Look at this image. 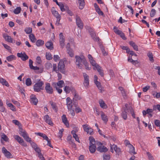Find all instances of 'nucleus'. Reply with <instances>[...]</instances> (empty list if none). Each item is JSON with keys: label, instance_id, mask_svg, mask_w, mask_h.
Listing matches in <instances>:
<instances>
[{"label": "nucleus", "instance_id": "49530a36", "mask_svg": "<svg viewBox=\"0 0 160 160\" xmlns=\"http://www.w3.org/2000/svg\"><path fill=\"white\" fill-rule=\"evenodd\" d=\"M24 31L27 34H30L32 32V28L30 27H27L24 29Z\"/></svg>", "mask_w": 160, "mask_h": 160}, {"label": "nucleus", "instance_id": "e2e57ef3", "mask_svg": "<svg viewBox=\"0 0 160 160\" xmlns=\"http://www.w3.org/2000/svg\"><path fill=\"white\" fill-rule=\"evenodd\" d=\"M72 134L73 135V137L75 138L76 141L79 142H80V141L79 140V138L78 137V135L76 134Z\"/></svg>", "mask_w": 160, "mask_h": 160}, {"label": "nucleus", "instance_id": "8fccbe9b", "mask_svg": "<svg viewBox=\"0 0 160 160\" xmlns=\"http://www.w3.org/2000/svg\"><path fill=\"white\" fill-rule=\"evenodd\" d=\"M82 127L83 128L84 131L85 132H87L89 130V129L91 128L89 127L88 125L87 124L83 125H82Z\"/></svg>", "mask_w": 160, "mask_h": 160}, {"label": "nucleus", "instance_id": "680f3d73", "mask_svg": "<svg viewBox=\"0 0 160 160\" xmlns=\"http://www.w3.org/2000/svg\"><path fill=\"white\" fill-rule=\"evenodd\" d=\"M53 71H55L56 73H58V69H57V66L56 64H53Z\"/></svg>", "mask_w": 160, "mask_h": 160}, {"label": "nucleus", "instance_id": "a211bd4d", "mask_svg": "<svg viewBox=\"0 0 160 160\" xmlns=\"http://www.w3.org/2000/svg\"><path fill=\"white\" fill-rule=\"evenodd\" d=\"M44 119L46 122L48 124L51 126L53 125V123L51 120V118L48 115H46L44 117Z\"/></svg>", "mask_w": 160, "mask_h": 160}, {"label": "nucleus", "instance_id": "7ed1b4c3", "mask_svg": "<svg viewBox=\"0 0 160 160\" xmlns=\"http://www.w3.org/2000/svg\"><path fill=\"white\" fill-rule=\"evenodd\" d=\"M58 72L60 71L63 74H65L66 72L65 70L64 61L62 60H61L58 64Z\"/></svg>", "mask_w": 160, "mask_h": 160}, {"label": "nucleus", "instance_id": "f8f14e48", "mask_svg": "<svg viewBox=\"0 0 160 160\" xmlns=\"http://www.w3.org/2000/svg\"><path fill=\"white\" fill-rule=\"evenodd\" d=\"M64 91H65L66 93H68L71 92L72 93L74 92L75 89L72 86H66L65 87L64 89Z\"/></svg>", "mask_w": 160, "mask_h": 160}, {"label": "nucleus", "instance_id": "b1692460", "mask_svg": "<svg viewBox=\"0 0 160 160\" xmlns=\"http://www.w3.org/2000/svg\"><path fill=\"white\" fill-rule=\"evenodd\" d=\"M67 140L70 144H72L73 147H75L76 144L73 142V140H72V137L71 135H69L68 136Z\"/></svg>", "mask_w": 160, "mask_h": 160}, {"label": "nucleus", "instance_id": "1a4fd4ad", "mask_svg": "<svg viewBox=\"0 0 160 160\" xmlns=\"http://www.w3.org/2000/svg\"><path fill=\"white\" fill-rule=\"evenodd\" d=\"M84 78V81L83 83L84 85L86 88H87L89 85V78L88 76L86 73L83 74Z\"/></svg>", "mask_w": 160, "mask_h": 160}, {"label": "nucleus", "instance_id": "a878e982", "mask_svg": "<svg viewBox=\"0 0 160 160\" xmlns=\"http://www.w3.org/2000/svg\"><path fill=\"white\" fill-rule=\"evenodd\" d=\"M119 89L121 91L122 95V96L123 97V98H126L127 94L125 90L123 88L121 87H119Z\"/></svg>", "mask_w": 160, "mask_h": 160}, {"label": "nucleus", "instance_id": "bb28decb", "mask_svg": "<svg viewBox=\"0 0 160 160\" xmlns=\"http://www.w3.org/2000/svg\"><path fill=\"white\" fill-rule=\"evenodd\" d=\"M96 147L95 145H90L89 150L90 152L92 153L94 152L96 150Z\"/></svg>", "mask_w": 160, "mask_h": 160}, {"label": "nucleus", "instance_id": "5fc2aeb1", "mask_svg": "<svg viewBox=\"0 0 160 160\" xmlns=\"http://www.w3.org/2000/svg\"><path fill=\"white\" fill-rule=\"evenodd\" d=\"M95 84H96L97 86L98 87V88L101 90V91L102 90V87L101 86V84L100 82H99L97 81L95 82H94Z\"/></svg>", "mask_w": 160, "mask_h": 160}, {"label": "nucleus", "instance_id": "a19ab883", "mask_svg": "<svg viewBox=\"0 0 160 160\" xmlns=\"http://www.w3.org/2000/svg\"><path fill=\"white\" fill-rule=\"evenodd\" d=\"M1 137V139H3L6 142L8 141L9 139L7 136L4 133H2Z\"/></svg>", "mask_w": 160, "mask_h": 160}, {"label": "nucleus", "instance_id": "4468645a", "mask_svg": "<svg viewBox=\"0 0 160 160\" xmlns=\"http://www.w3.org/2000/svg\"><path fill=\"white\" fill-rule=\"evenodd\" d=\"M24 138V139L27 142H31V138H29L28 135L26 132L25 131L22 132V133L20 134Z\"/></svg>", "mask_w": 160, "mask_h": 160}, {"label": "nucleus", "instance_id": "5701e85b", "mask_svg": "<svg viewBox=\"0 0 160 160\" xmlns=\"http://www.w3.org/2000/svg\"><path fill=\"white\" fill-rule=\"evenodd\" d=\"M46 47L48 49L52 50L53 49V44L51 41L47 42L45 44Z\"/></svg>", "mask_w": 160, "mask_h": 160}, {"label": "nucleus", "instance_id": "bf43d9fd", "mask_svg": "<svg viewBox=\"0 0 160 160\" xmlns=\"http://www.w3.org/2000/svg\"><path fill=\"white\" fill-rule=\"evenodd\" d=\"M46 58L48 60H50L52 58L51 54L50 53H46Z\"/></svg>", "mask_w": 160, "mask_h": 160}, {"label": "nucleus", "instance_id": "39448f33", "mask_svg": "<svg viewBox=\"0 0 160 160\" xmlns=\"http://www.w3.org/2000/svg\"><path fill=\"white\" fill-rule=\"evenodd\" d=\"M54 7H52L51 9L52 14L57 18L56 24L58 25L59 24V22L61 19V16L58 14V12L55 10Z\"/></svg>", "mask_w": 160, "mask_h": 160}, {"label": "nucleus", "instance_id": "4be33fe9", "mask_svg": "<svg viewBox=\"0 0 160 160\" xmlns=\"http://www.w3.org/2000/svg\"><path fill=\"white\" fill-rule=\"evenodd\" d=\"M33 61L31 59L29 60V66L30 68L33 70H38L39 69V67L37 66H33L32 65Z\"/></svg>", "mask_w": 160, "mask_h": 160}, {"label": "nucleus", "instance_id": "603ef678", "mask_svg": "<svg viewBox=\"0 0 160 160\" xmlns=\"http://www.w3.org/2000/svg\"><path fill=\"white\" fill-rule=\"evenodd\" d=\"M103 160H110V156L109 154H104L103 155Z\"/></svg>", "mask_w": 160, "mask_h": 160}, {"label": "nucleus", "instance_id": "7c9ffc66", "mask_svg": "<svg viewBox=\"0 0 160 160\" xmlns=\"http://www.w3.org/2000/svg\"><path fill=\"white\" fill-rule=\"evenodd\" d=\"M128 147L129 148V152L130 153L133 154L136 153L135 151V148L132 145H130V146H128Z\"/></svg>", "mask_w": 160, "mask_h": 160}, {"label": "nucleus", "instance_id": "3c124183", "mask_svg": "<svg viewBox=\"0 0 160 160\" xmlns=\"http://www.w3.org/2000/svg\"><path fill=\"white\" fill-rule=\"evenodd\" d=\"M60 7L61 10L62 12L65 11L66 9L64 8V6L63 4L61 3H59L57 4Z\"/></svg>", "mask_w": 160, "mask_h": 160}, {"label": "nucleus", "instance_id": "473e14b6", "mask_svg": "<svg viewBox=\"0 0 160 160\" xmlns=\"http://www.w3.org/2000/svg\"><path fill=\"white\" fill-rule=\"evenodd\" d=\"M55 85H57L60 88H62L63 87V85L64 84V82L63 80H60L57 82V83H54Z\"/></svg>", "mask_w": 160, "mask_h": 160}, {"label": "nucleus", "instance_id": "2eb2a0df", "mask_svg": "<svg viewBox=\"0 0 160 160\" xmlns=\"http://www.w3.org/2000/svg\"><path fill=\"white\" fill-rule=\"evenodd\" d=\"M3 36L6 41L10 43H15V41L14 40L13 41V39L11 38V36L8 35L6 34H3Z\"/></svg>", "mask_w": 160, "mask_h": 160}, {"label": "nucleus", "instance_id": "864d4df0", "mask_svg": "<svg viewBox=\"0 0 160 160\" xmlns=\"http://www.w3.org/2000/svg\"><path fill=\"white\" fill-rule=\"evenodd\" d=\"M2 44L5 49L8 50L9 52H10V53H12L11 47L3 43H2Z\"/></svg>", "mask_w": 160, "mask_h": 160}, {"label": "nucleus", "instance_id": "0e129e2a", "mask_svg": "<svg viewBox=\"0 0 160 160\" xmlns=\"http://www.w3.org/2000/svg\"><path fill=\"white\" fill-rule=\"evenodd\" d=\"M147 155L148 156L149 160H154V158L151 153L149 152H147Z\"/></svg>", "mask_w": 160, "mask_h": 160}, {"label": "nucleus", "instance_id": "37998d69", "mask_svg": "<svg viewBox=\"0 0 160 160\" xmlns=\"http://www.w3.org/2000/svg\"><path fill=\"white\" fill-rule=\"evenodd\" d=\"M90 62L92 65L94 67L93 69L95 70H96V67H97V66H98V65L96 63L95 61L93 60V59L91 60L90 61Z\"/></svg>", "mask_w": 160, "mask_h": 160}, {"label": "nucleus", "instance_id": "dca6fc26", "mask_svg": "<svg viewBox=\"0 0 160 160\" xmlns=\"http://www.w3.org/2000/svg\"><path fill=\"white\" fill-rule=\"evenodd\" d=\"M2 152L4 154L5 157L7 158H10L12 156L11 154L4 147H3L2 148Z\"/></svg>", "mask_w": 160, "mask_h": 160}, {"label": "nucleus", "instance_id": "c9c22d12", "mask_svg": "<svg viewBox=\"0 0 160 160\" xmlns=\"http://www.w3.org/2000/svg\"><path fill=\"white\" fill-rule=\"evenodd\" d=\"M128 61L132 63V64L134 65H135L136 64L138 63V62L137 60H134L132 59V56L128 57Z\"/></svg>", "mask_w": 160, "mask_h": 160}, {"label": "nucleus", "instance_id": "774afa93", "mask_svg": "<svg viewBox=\"0 0 160 160\" xmlns=\"http://www.w3.org/2000/svg\"><path fill=\"white\" fill-rule=\"evenodd\" d=\"M53 59L55 61L57 62L59 60L60 58L58 55H54Z\"/></svg>", "mask_w": 160, "mask_h": 160}, {"label": "nucleus", "instance_id": "6e6d98bb", "mask_svg": "<svg viewBox=\"0 0 160 160\" xmlns=\"http://www.w3.org/2000/svg\"><path fill=\"white\" fill-rule=\"evenodd\" d=\"M156 13V11L154 9H152L150 13V15L151 17H153Z\"/></svg>", "mask_w": 160, "mask_h": 160}, {"label": "nucleus", "instance_id": "f3484780", "mask_svg": "<svg viewBox=\"0 0 160 160\" xmlns=\"http://www.w3.org/2000/svg\"><path fill=\"white\" fill-rule=\"evenodd\" d=\"M67 105L68 109L72 108V100L70 97H68L66 98Z\"/></svg>", "mask_w": 160, "mask_h": 160}, {"label": "nucleus", "instance_id": "4c0bfd02", "mask_svg": "<svg viewBox=\"0 0 160 160\" xmlns=\"http://www.w3.org/2000/svg\"><path fill=\"white\" fill-rule=\"evenodd\" d=\"M126 109H124V111H122V113L121 116L122 117L124 120H126L127 118V114Z\"/></svg>", "mask_w": 160, "mask_h": 160}, {"label": "nucleus", "instance_id": "72a5a7b5", "mask_svg": "<svg viewBox=\"0 0 160 160\" xmlns=\"http://www.w3.org/2000/svg\"><path fill=\"white\" fill-rule=\"evenodd\" d=\"M99 103L100 106L102 108H107V106L106 104L104 103V101L102 100H100L99 101Z\"/></svg>", "mask_w": 160, "mask_h": 160}, {"label": "nucleus", "instance_id": "6e6552de", "mask_svg": "<svg viewBox=\"0 0 160 160\" xmlns=\"http://www.w3.org/2000/svg\"><path fill=\"white\" fill-rule=\"evenodd\" d=\"M14 138L19 144L22 146L26 147L27 146V144L24 142V141L21 137L18 135H16L14 136Z\"/></svg>", "mask_w": 160, "mask_h": 160}, {"label": "nucleus", "instance_id": "79ce46f5", "mask_svg": "<svg viewBox=\"0 0 160 160\" xmlns=\"http://www.w3.org/2000/svg\"><path fill=\"white\" fill-rule=\"evenodd\" d=\"M25 83L27 86H30L32 84V82L31 78H27L26 80Z\"/></svg>", "mask_w": 160, "mask_h": 160}, {"label": "nucleus", "instance_id": "20e7f679", "mask_svg": "<svg viewBox=\"0 0 160 160\" xmlns=\"http://www.w3.org/2000/svg\"><path fill=\"white\" fill-rule=\"evenodd\" d=\"M110 151L112 153H113V150H114V151L116 152L117 155H119L121 153V149L119 147H118L117 145L114 144H113L112 145L110 144Z\"/></svg>", "mask_w": 160, "mask_h": 160}, {"label": "nucleus", "instance_id": "6ab92c4d", "mask_svg": "<svg viewBox=\"0 0 160 160\" xmlns=\"http://www.w3.org/2000/svg\"><path fill=\"white\" fill-rule=\"evenodd\" d=\"M97 150L101 152H106L108 151V149L105 147L101 146L98 147Z\"/></svg>", "mask_w": 160, "mask_h": 160}, {"label": "nucleus", "instance_id": "f03ea898", "mask_svg": "<svg viewBox=\"0 0 160 160\" xmlns=\"http://www.w3.org/2000/svg\"><path fill=\"white\" fill-rule=\"evenodd\" d=\"M44 85V82L40 80L36 83L33 86V89L35 92H39L41 90L44 89L43 86Z\"/></svg>", "mask_w": 160, "mask_h": 160}, {"label": "nucleus", "instance_id": "412c9836", "mask_svg": "<svg viewBox=\"0 0 160 160\" xmlns=\"http://www.w3.org/2000/svg\"><path fill=\"white\" fill-rule=\"evenodd\" d=\"M74 98L73 99L75 101H78L81 99V98L78 95V93L77 92L76 90L72 93Z\"/></svg>", "mask_w": 160, "mask_h": 160}, {"label": "nucleus", "instance_id": "393cba45", "mask_svg": "<svg viewBox=\"0 0 160 160\" xmlns=\"http://www.w3.org/2000/svg\"><path fill=\"white\" fill-rule=\"evenodd\" d=\"M0 83L3 85H5L8 87L9 86V83L6 80L2 78H0Z\"/></svg>", "mask_w": 160, "mask_h": 160}, {"label": "nucleus", "instance_id": "c756f323", "mask_svg": "<svg viewBox=\"0 0 160 160\" xmlns=\"http://www.w3.org/2000/svg\"><path fill=\"white\" fill-rule=\"evenodd\" d=\"M78 3L79 4V9H82L84 8L85 5L84 0H78Z\"/></svg>", "mask_w": 160, "mask_h": 160}, {"label": "nucleus", "instance_id": "a18cd8bd", "mask_svg": "<svg viewBox=\"0 0 160 160\" xmlns=\"http://www.w3.org/2000/svg\"><path fill=\"white\" fill-rule=\"evenodd\" d=\"M83 64L84 65L86 69L87 70H90L91 69V68L89 67L88 63L86 61V60L85 61H84V60H83Z\"/></svg>", "mask_w": 160, "mask_h": 160}, {"label": "nucleus", "instance_id": "13d9d810", "mask_svg": "<svg viewBox=\"0 0 160 160\" xmlns=\"http://www.w3.org/2000/svg\"><path fill=\"white\" fill-rule=\"evenodd\" d=\"M101 49L102 51V52L104 56H106L108 55V52H106L105 50L104 47L103 46H102L101 47Z\"/></svg>", "mask_w": 160, "mask_h": 160}, {"label": "nucleus", "instance_id": "09e8293b", "mask_svg": "<svg viewBox=\"0 0 160 160\" xmlns=\"http://www.w3.org/2000/svg\"><path fill=\"white\" fill-rule=\"evenodd\" d=\"M21 10V8L20 7H18L14 10L13 12L15 14H18L20 12Z\"/></svg>", "mask_w": 160, "mask_h": 160}, {"label": "nucleus", "instance_id": "ea45409f", "mask_svg": "<svg viewBox=\"0 0 160 160\" xmlns=\"http://www.w3.org/2000/svg\"><path fill=\"white\" fill-rule=\"evenodd\" d=\"M29 39L32 42H35L36 40V38L33 34H31L29 35Z\"/></svg>", "mask_w": 160, "mask_h": 160}, {"label": "nucleus", "instance_id": "0eeeda50", "mask_svg": "<svg viewBox=\"0 0 160 160\" xmlns=\"http://www.w3.org/2000/svg\"><path fill=\"white\" fill-rule=\"evenodd\" d=\"M76 23L77 26L80 29H82L83 28V23L80 17L77 15L76 17Z\"/></svg>", "mask_w": 160, "mask_h": 160}, {"label": "nucleus", "instance_id": "423d86ee", "mask_svg": "<svg viewBox=\"0 0 160 160\" xmlns=\"http://www.w3.org/2000/svg\"><path fill=\"white\" fill-rule=\"evenodd\" d=\"M45 89L46 92L49 94H52L53 92V89L50 83H47L45 84Z\"/></svg>", "mask_w": 160, "mask_h": 160}, {"label": "nucleus", "instance_id": "9b49d317", "mask_svg": "<svg viewBox=\"0 0 160 160\" xmlns=\"http://www.w3.org/2000/svg\"><path fill=\"white\" fill-rule=\"evenodd\" d=\"M30 102L31 103L34 105H37L38 102V100L36 98V96L33 94H32L30 96Z\"/></svg>", "mask_w": 160, "mask_h": 160}, {"label": "nucleus", "instance_id": "c03bdc74", "mask_svg": "<svg viewBox=\"0 0 160 160\" xmlns=\"http://www.w3.org/2000/svg\"><path fill=\"white\" fill-rule=\"evenodd\" d=\"M89 139L90 141L89 145H95V141L93 137H90Z\"/></svg>", "mask_w": 160, "mask_h": 160}, {"label": "nucleus", "instance_id": "9d476101", "mask_svg": "<svg viewBox=\"0 0 160 160\" xmlns=\"http://www.w3.org/2000/svg\"><path fill=\"white\" fill-rule=\"evenodd\" d=\"M59 42L62 48H63L65 46V44L64 43L65 39L63 36V34L62 33H61L59 34Z\"/></svg>", "mask_w": 160, "mask_h": 160}, {"label": "nucleus", "instance_id": "aec40b11", "mask_svg": "<svg viewBox=\"0 0 160 160\" xmlns=\"http://www.w3.org/2000/svg\"><path fill=\"white\" fill-rule=\"evenodd\" d=\"M62 122L67 127H69V124L67 118L65 115H63L62 117Z\"/></svg>", "mask_w": 160, "mask_h": 160}, {"label": "nucleus", "instance_id": "cd10ccee", "mask_svg": "<svg viewBox=\"0 0 160 160\" xmlns=\"http://www.w3.org/2000/svg\"><path fill=\"white\" fill-rule=\"evenodd\" d=\"M96 70H97L98 72H99L100 75L102 77H103L104 75V73L103 72V71L101 69V67H100L99 65L98 66H97V67H96L95 68Z\"/></svg>", "mask_w": 160, "mask_h": 160}, {"label": "nucleus", "instance_id": "4d7b16f0", "mask_svg": "<svg viewBox=\"0 0 160 160\" xmlns=\"http://www.w3.org/2000/svg\"><path fill=\"white\" fill-rule=\"evenodd\" d=\"M45 66L46 68L48 69H50L52 67V64L51 63L49 62L46 63Z\"/></svg>", "mask_w": 160, "mask_h": 160}, {"label": "nucleus", "instance_id": "052dcab7", "mask_svg": "<svg viewBox=\"0 0 160 160\" xmlns=\"http://www.w3.org/2000/svg\"><path fill=\"white\" fill-rule=\"evenodd\" d=\"M67 52L68 54L70 56L72 57L74 56V53L72 49H69L67 50Z\"/></svg>", "mask_w": 160, "mask_h": 160}, {"label": "nucleus", "instance_id": "e433bc0d", "mask_svg": "<svg viewBox=\"0 0 160 160\" xmlns=\"http://www.w3.org/2000/svg\"><path fill=\"white\" fill-rule=\"evenodd\" d=\"M16 57L14 55H12L7 57V60L9 62L12 61L16 59Z\"/></svg>", "mask_w": 160, "mask_h": 160}, {"label": "nucleus", "instance_id": "69168bd1", "mask_svg": "<svg viewBox=\"0 0 160 160\" xmlns=\"http://www.w3.org/2000/svg\"><path fill=\"white\" fill-rule=\"evenodd\" d=\"M64 131V129L62 128L59 130V132H58V134H59L58 136V137L60 138H61L62 136V132Z\"/></svg>", "mask_w": 160, "mask_h": 160}, {"label": "nucleus", "instance_id": "338daca9", "mask_svg": "<svg viewBox=\"0 0 160 160\" xmlns=\"http://www.w3.org/2000/svg\"><path fill=\"white\" fill-rule=\"evenodd\" d=\"M96 10L99 15H103V12L99 8H98V9Z\"/></svg>", "mask_w": 160, "mask_h": 160}, {"label": "nucleus", "instance_id": "2f4dec72", "mask_svg": "<svg viewBox=\"0 0 160 160\" xmlns=\"http://www.w3.org/2000/svg\"><path fill=\"white\" fill-rule=\"evenodd\" d=\"M44 43V42L41 39H39L36 41V44L37 46L40 47L42 46Z\"/></svg>", "mask_w": 160, "mask_h": 160}, {"label": "nucleus", "instance_id": "f257e3e1", "mask_svg": "<svg viewBox=\"0 0 160 160\" xmlns=\"http://www.w3.org/2000/svg\"><path fill=\"white\" fill-rule=\"evenodd\" d=\"M75 58L76 59V64L79 69H82L83 67V65L81 63H83V60L85 61L86 59L83 56L81 57L79 56H76Z\"/></svg>", "mask_w": 160, "mask_h": 160}, {"label": "nucleus", "instance_id": "ddd939ff", "mask_svg": "<svg viewBox=\"0 0 160 160\" xmlns=\"http://www.w3.org/2000/svg\"><path fill=\"white\" fill-rule=\"evenodd\" d=\"M17 56L21 58V59L23 61H25L28 58V57L25 52H24L23 53H18Z\"/></svg>", "mask_w": 160, "mask_h": 160}, {"label": "nucleus", "instance_id": "de8ad7c7", "mask_svg": "<svg viewBox=\"0 0 160 160\" xmlns=\"http://www.w3.org/2000/svg\"><path fill=\"white\" fill-rule=\"evenodd\" d=\"M147 55L149 58V60L152 62H153L154 59L152 53L151 52H149L148 53Z\"/></svg>", "mask_w": 160, "mask_h": 160}, {"label": "nucleus", "instance_id": "c85d7f7f", "mask_svg": "<svg viewBox=\"0 0 160 160\" xmlns=\"http://www.w3.org/2000/svg\"><path fill=\"white\" fill-rule=\"evenodd\" d=\"M101 117L102 120L105 123L108 121L107 116L103 112H101Z\"/></svg>", "mask_w": 160, "mask_h": 160}, {"label": "nucleus", "instance_id": "58836bf2", "mask_svg": "<svg viewBox=\"0 0 160 160\" xmlns=\"http://www.w3.org/2000/svg\"><path fill=\"white\" fill-rule=\"evenodd\" d=\"M50 103L52 109L54 110L56 112H57L58 111V108H57L56 104L51 101L50 102Z\"/></svg>", "mask_w": 160, "mask_h": 160}, {"label": "nucleus", "instance_id": "f704fd0d", "mask_svg": "<svg viewBox=\"0 0 160 160\" xmlns=\"http://www.w3.org/2000/svg\"><path fill=\"white\" fill-rule=\"evenodd\" d=\"M130 45L132 46L133 49L136 51H138V46L135 44V43L133 41H130L129 42Z\"/></svg>", "mask_w": 160, "mask_h": 160}]
</instances>
